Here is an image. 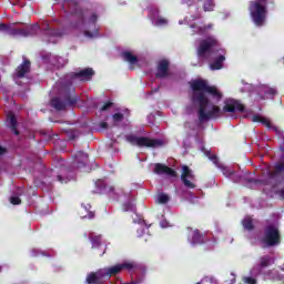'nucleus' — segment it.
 I'll use <instances>...</instances> for the list:
<instances>
[{
	"mask_svg": "<svg viewBox=\"0 0 284 284\" xmlns=\"http://www.w3.org/2000/svg\"><path fill=\"white\" fill-rule=\"evenodd\" d=\"M263 247H272L281 243V235L276 225H268L265 229L264 236L261 240Z\"/></svg>",
	"mask_w": 284,
	"mask_h": 284,
	"instance_id": "obj_6",
	"label": "nucleus"
},
{
	"mask_svg": "<svg viewBox=\"0 0 284 284\" xmlns=\"http://www.w3.org/2000/svg\"><path fill=\"white\" fill-rule=\"evenodd\" d=\"M0 272H1V266H0Z\"/></svg>",
	"mask_w": 284,
	"mask_h": 284,
	"instance_id": "obj_53",
	"label": "nucleus"
},
{
	"mask_svg": "<svg viewBox=\"0 0 284 284\" xmlns=\"http://www.w3.org/2000/svg\"><path fill=\"white\" fill-rule=\"evenodd\" d=\"M250 88H252V85L246 83V87L244 88L243 92H247V90H250Z\"/></svg>",
	"mask_w": 284,
	"mask_h": 284,
	"instance_id": "obj_43",
	"label": "nucleus"
},
{
	"mask_svg": "<svg viewBox=\"0 0 284 284\" xmlns=\"http://www.w3.org/2000/svg\"><path fill=\"white\" fill-rule=\"evenodd\" d=\"M61 58H59V61H58V63H54V65H57V68H61V67H63V64L61 63Z\"/></svg>",
	"mask_w": 284,
	"mask_h": 284,
	"instance_id": "obj_42",
	"label": "nucleus"
},
{
	"mask_svg": "<svg viewBox=\"0 0 284 284\" xmlns=\"http://www.w3.org/2000/svg\"><path fill=\"white\" fill-rule=\"evenodd\" d=\"M49 43H57V40H54V36H51L48 40Z\"/></svg>",
	"mask_w": 284,
	"mask_h": 284,
	"instance_id": "obj_40",
	"label": "nucleus"
},
{
	"mask_svg": "<svg viewBox=\"0 0 284 284\" xmlns=\"http://www.w3.org/2000/svg\"><path fill=\"white\" fill-rule=\"evenodd\" d=\"M243 281L247 284H256V280L254 277H244Z\"/></svg>",
	"mask_w": 284,
	"mask_h": 284,
	"instance_id": "obj_35",
	"label": "nucleus"
},
{
	"mask_svg": "<svg viewBox=\"0 0 284 284\" xmlns=\"http://www.w3.org/2000/svg\"><path fill=\"white\" fill-rule=\"evenodd\" d=\"M197 284H216V282L214 281V278H204Z\"/></svg>",
	"mask_w": 284,
	"mask_h": 284,
	"instance_id": "obj_34",
	"label": "nucleus"
},
{
	"mask_svg": "<svg viewBox=\"0 0 284 284\" xmlns=\"http://www.w3.org/2000/svg\"><path fill=\"white\" fill-rule=\"evenodd\" d=\"M273 130H275V132H278V129L276 126H274Z\"/></svg>",
	"mask_w": 284,
	"mask_h": 284,
	"instance_id": "obj_50",
	"label": "nucleus"
},
{
	"mask_svg": "<svg viewBox=\"0 0 284 284\" xmlns=\"http://www.w3.org/2000/svg\"><path fill=\"white\" fill-rule=\"evenodd\" d=\"M152 23H153V26H158V27H163V26H168V19H165V18H162V17H160V16H154L153 18H152Z\"/></svg>",
	"mask_w": 284,
	"mask_h": 284,
	"instance_id": "obj_26",
	"label": "nucleus"
},
{
	"mask_svg": "<svg viewBox=\"0 0 284 284\" xmlns=\"http://www.w3.org/2000/svg\"><path fill=\"white\" fill-rule=\"evenodd\" d=\"M92 247H99L101 245V235L91 237Z\"/></svg>",
	"mask_w": 284,
	"mask_h": 284,
	"instance_id": "obj_30",
	"label": "nucleus"
},
{
	"mask_svg": "<svg viewBox=\"0 0 284 284\" xmlns=\"http://www.w3.org/2000/svg\"><path fill=\"white\" fill-rule=\"evenodd\" d=\"M110 108H112V103H106V104H104L103 106H102V112H105V110H110Z\"/></svg>",
	"mask_w": 284,
	"mask_h": 284,
	"instance_id": "obj_36",
	"label": "nucleus"
},
{
	"mask_svg": "<svg viewBox=\"0 0 284 284\" xmlns=\"http://www.w3.org/2000/svg\"><path fill=\"white\" fill-rule=\"evenodd\" d=\"M271 179H274V175H271Z\"/></svg>",
	"mask_w": 284,
	"mask_h": 284,
	"instance_id": "obj_52",
	"label": "nucleus"
},
{
	"mask_svg": "<svg viewBox=\"0 0 284 284\" xmlns=\"http://www.w3.org/2000/svg\"><path fill=\"white\" fill-rule=\"evenodd\" d=\"M136 265L132 262H124L122 264H115L113 266L101 268L95 273H91L87 276L88 284H103L105 283L106 276H116V274H121L123 270H128L132 272Z\"/></svg>",
	"mask_w": 284,
	"mask_h": 284,
	"instance_id": "obj_2",
	"label": "nucleus"
},
{
	"mask_svg": "<svg viewBox=\"0 0 284 284\" xmlns=\"http://www.w3.org/2000/svg\"><path fill=\"white\" fill-rule=\"evenodd\" d=\"M126 141L131 143V145H138L139 148H161L165 143L163 140H155L136 135H128Z\"/></svg>",
	"mask_w": 284,
	"mask_h": 284,
	"instance_id": "obj_5",
	"label": "nucleus"
},
{
	"mask_svg": "<svg viewBox=\"0 0 284 284\" xmlns=\"http://www.w3.org/2000/svg\"><path fill=\"white\" fill-rule=\"evenodd\" d=\"M58 181H60V183H68V180H64L61 175L58 176Z\"/></svg>",
	"mask_w": 284,
	"mask_h": 284,
	"instance_id": "obj_41",
	"label": "nucleus"
},
{
	"mask_svg": "<svg viewBox=\"0 0 284 284\" xmlns=\"http://www.w3.org/2000/svg\"><path fill=\"white\" fill-rule=\"evenodd\" d=\"M161 227H170V224L166 221H162Z\"/></svg>",
	"mask_w": 284,
	"mask_h": 284,
	"instance_id": "obj_39",
	"label": "nucleus"
},
{
	"mask_svg": "<svg viewBox=\"0 0 284 284\" xmlns=\"http://www.w3.org/2000/svg\"><path fill=\"white\" fill-rule=\"evenodd\" d=\"M273 263L274 257L270 255H264L260 257L257 265L251 270L252 276H257V274H261L262 270H265V267H270V265H273Z\"/></svg>",
	"mask_w": 284,
	"mask_h": 284,
	"instance_id": "obj_9",
	"label": "nucleus"
},
{
	"mask_svg": "<svg viewBox=\"0 0 284 284\" xmlns=\"http://www.w3.org/2000/svg\"><path fill=\"white\" fill-rule=\"evenodd\" d=\"M75 77L80 79V81H90L92 77H94V70L92 69H84L78 73H75Z\"/></svg>",
	"mask_w": 284,
	"mask_h": 284,
	"instance_id": "obj_19",
	"label": "nucleus"
},
{
	"mask_svg": "<svg viewBox=\"0 0 284 284\" xmlns=\"http://www.w3.org/2000/svg\"><path fill=\"white\" fill-rule=\"evenodd\" d=\"M216 43V40L213 38H209L207 40H203L202 42H200V47L197 48L199 57L207 59L209 54H211L212 52V48H214Z\"/></svg>",
	"mask_w": 284,
	"mask_h": 284,
	"instance_id": "obj_8",
	"label": "nucleus"
},
{
	"mask_svg": "<svg viewBox=\"0 0 284 284\" xmlns=\"http://www.w3.org/2000/svg\"><path fill=\"white\" fill-rule=\"evenodd\" d=\"M169 65H170V63L168 62V60L160 61V63L158 65L156 77H159L160 79L168 77Z\"/></svg>",
	"mask_w": 284,
	"mask_h": 284,
	"instance_id": "obj_18",
	"label": "nucleus"
},
{
	"mask_svg": "<svg viewBox=\"0 0 284 284\" xmlns=\"http://www.w3.org/2000/svg\"><path fill=\"white\" fill-rule=\"evenodd\" d=\"M113 121H114V123H121V121H123V114H121V113H115V114L113 115Z\"/></svg>",
	"mask_w": 284,
	"mask_h": 284,
	"instance_id": "obj_33",
	"label": "nucleus"
},
{
	"mask_svg": "<svg viewBox=\"0 0 284 284\" xmlns=\"http://www.w3.org/2000/svg\"><path fill=\"white\" fill-rule=\"evenodd\" d=\"M210 161H213L214 165L217 168H221L222 174L224 176H227L229 179H232V181H241V176L236 175V173L230 168V166H222L219 164V158L215 155H209Z\"/></svg>",
	"mask_w": 284,
	"mask_h": 284,
	"instance_id": "obj_10",
	"label": "nucleus"
},
{
	"mask_svg": "<svg viewBox=\"0 0 284 284\" xmlns=\"http://www.w3.org/2000/svg\"><path fill=\"white\" fill-rule=\"evenodd\" d=\"M7 121L10 128L13 130L14 134H19V132H17V118L14 116V114L8 113Z\"/></svg>",
	"mask_w": 284,
	"mask_h": 284,
	"instance_id": "obj_25",
	"label": "nucleus"
},
{
	"mask_svg": "<svg viewBox=\"0 0 284 284\" xmlns=\"http://www.w3.org/2000/svg\"><path fill=\"white\" fill-rule=\"evenodd\" d=\"M192 90V101L199 105L197 116L201 122L221 116V108L214 101H221L223 94L216 87H210L205 80H192L190 82Z\"/></svg>",
	"mask_w": 284,
	"mask_h": 284,
	"instance_id": "obj_1",
	"label": "nucleus"
},
{
	"mask_svg": "<svg viewBox=\"0 0 284 284\" xmlns=\"http://www.w3.org/2000/svg\"><path fill=\"white\" fill-rule=\"evenodd\" d=\"M242 223H243L244 230H253V227H254L252 225V219H250V217H245Z\"/></svg>",
	"mask_w": 284,
	"mask_h": 284,
	"instance_id": "obj_29",
	"label": "nucleus"
},
{
	"mask_svg": "<svg viewBox=\"0 0 284 284\" xmlns=\"http://www.w3.org/2000/svg\"><path fill=\"white\" fill-rule=\"evenodd\" d=\"M189 243H191L192 245L203 243V237L200 235L199 230L190 229V231H189Z\"/></svg>",
	"mask_w": 284,
	"mask_h": 284,
	"instance_id": "obj_17",
	"label": "nucleus"
},
{
	"mask_svg": "<svg viewBox=\"0 0 284 284\" xmlns=\"http://www.w3.org/2000/svg\"><path fill=\"white\" fill-rule=\"evenodd\" d=\"M0 154H6V148L0 146Z\"/></svg>",
	"mask_w": 284,
	"mask_h": 284,
	"instance_id": "obj_45",
	"label": "nucleus"
},
{
	"mask_svg": "<svg viewBox=\"0 0 284 284\" xmlns=\"http://www.w3.org/2000/svg\"><path fill=\"white\" fill-rule=\"evenodd\" d=\"M85 165H88V154L83 152H78L75 154L74 168L81 170V168H85Z\"/></svg>",
	"mask_w": 284,
	"mask_h": 284,
	"instance_id": "obj_16",
	"label": "nucleus"
},
{
	"mask_svg": "<svg viewBox=\"0 0 284 284\" xmlns=\"http://www.w3.org/2000/svg\"><path fill=\"white\" fill-rule=\"evenodd\" d=\"M182 3H192V1L194 0H181ZM203 1V8L205 12H212V10H214V0H202Z\"/></svg>",
	"mask_w": 284,
	"mask_h": 284,
	"instance_id": "obj_20",
	"label": "nucleus"
},
{
	"mask_svg": "<svg viewBox=\"0 0 284 284\" xmlns=\"http://www.w3.org/2000/svg\"><path fill=\"white\" fill-rule=\"evenodd\" d=\"M276 170H277V172H283V170H284V163L283 164H276Z\"/></svg>",
	"mask_w": 284,
	"mask_h": 284,
	"instance_id": "obj_38",
	"label": "nucleus"
},
{
	"mask_svg": "<svg viewBox=\"0 0 284 284\" xmlns=\"http://www.w3.org/2000/svg\"><path fill=\"white\" fill-rule=\"evenodd\" d=\"M14 26H17V23H0V32H6V34H9L10 37H32L33 34H37V30H39V24H33L26 29H17Z\"/></svg>",
	"mask_w": 284,
	"mask_h": 284,
	"instance_id": "obj_4",
	"label": "nucleus"
},
{
	"mask_svg": "<svg viewBox=\"0 0 284 284\" xmlns=\"http://www.w3.org/2000/svg\"><path fill=\"white\" fill-rule=\"evenodd\" d=\"M48 34H59V33H54V32H48Z\"/></svg>",
	"mask_w": 284,
	"mask_h": 284,
	"instance_id": "obj_51",
	"label": "nucleus"
},
{
	"mask_svg": "<svg viewBox=\"0 0 284 284\" xmlns=\"http://www.w3.org/2000/svg\"><path fill=\"white\" fill-rule=\"evenodd\" d=\"M122 57H123L124 61H128V63H131V65H134V63H136V61H139V59L135 57L134 52H132V51H124L122 53Z\"/></svg>",
	"mask_w": 284,
	"mask_h": 284,
	"instance_id": "obj_22",
	"label": "nucleus"
},
{
	"mask_svg": "<svg viewBox=\"0 0 284 284\" xmlns=\"http://www.w3.org/2000/svg\"><path fill=\"white\" fill-rule=\"evenodd\" d=\"M154 172L155 174H166V176H176V171L161 163L155 164Z\"/></svg>",
	"mask_w": 284,
	"mask_h": 284,
	"instance_id": "obj_13",
	"label": "nucleus"
},
{
	"mask_svg": "<svg viewBox=\"0 0 284 284\" xmlns=\"http://www.w3.org/2000/svg\"><path fill=\"white\" fill-rule=\"evenodd\" d=\"M85 37H89L90 39L97 37V31L93 33H89L88 31L84 32Z\"/></svg>",
	"mask_w": 284,
	"mask_h": 284,
	"instance_id": "obj_37",
	"label": "nucleus"
},
{
	"mask_svg": "<svg viewBox=\"0 0 284 284\" xmlns=\"http://www.w3.org/2000/svg\"><path fill=\"white\" fill-rule=\"evenodd\" d=\"M100 125H101V128H102L103 130H105V129L108 128V123H105V122H102Z\"/></svg>",
	"mask_w": 284,
	"mask_h": 284,
	"instance_id": "obj_44",
	"label": "nucleus"
},
{
	"mask_svg": "<svg viewBox=\"0 0 284 284\" xmlns=\"http://www.w3.org/2000/svg\"><path fill=\"white\" fill-rule=\"evenodd\" d=\"M250 14L255 26H263L267 17V0H253L250 6Z\"/></svg>",
	"mask_w": 284,
	"mask_h": 284,
	"instance_id": "obj_3",
	"label": "nucleus"
},
{
	"mask_svg": "<svg viewBox=\"0 0 284 284\" xmlns=\"http://www.w3.org/2000/svg\"><path fill=\"white\" fill-rule=\"evenodd\" d=\"M271 278H277L278 281H284V265L280 267L277 271L271 272Z\"/></svg>",
	"mask_w": 284,
	"mask_h": 284,
	"instance_id": "obj_27",
	"label": "nucleus"
},
{
	"mask_svg": "<svg viewBox=\"0 0 284 284\" xmlns=\"http://www.w3.org/2000/svg\"><path fill=\"white\" fill-rule=\"evenodd\" d=\"M28 72H30V62L29 61H24L22 64H20L17 69V75L19 78L26 77V74H28Z\"/></svg>",
	"mask_w": 284,
	"mask_h": 284,
	"instance_id": "obj_21",
	"label": "nucleus"
},
{
	"mask_svg": "<svg viewBox=\"0 0 284 284\" xmlns=\"http://www.w3.org/2000/svg\"><path fill=\"white\" fill-rule=\"evenodd\" d=\"M36 252H37V250H33V251H32V256H37V253H36Z\"/></svg>",
	"mask_w": 284,
	"mask_h": 284,
	"instance_id": "obj_49",
	"label": "nucleus"
},
{
	"mask_svg": "<svg viewBox=\"0 0 284 284\" xmlns=\"http://www.w3.org/2000/svg\"><path fill=\"white\" fill-rule=\"evenodd\" d=\"M257 92L261 99H267V97H274L276 94V89L262 84L257 88Z\"/></svg>",
	"mask_w": 284,
	"mask_h": 284,
	"instance_id": "obj_14",
	"label": "nucleus"
},
{
	"mask_svg": "<svg viewBox=\"0 0 284 284\" xmlns=\"http://www.w3.org/2000/svg\"><path fill=\"white\" fill-rule=\"evenodd\" d=\"M244 116H246V119H251L253 123H262V125H265L266 128H272V122L270 121V119L263 115H250L246 113L244 114Z\"/></svg>",
	"mask_w": 284,
	"mask_h": 284,
	"instance_id": "obj_15",
	"label": "nucleus"
},
{
	"mask_svg": "<svg viewBox=\"0 0 284 284\" xmlns=\"http://www.w3.org/2000/svg\"><path fill=\"white\" fill-rule=\"evenodd\" d=\"M51 105L55 110H65V103L59 100V98H54L53 100H51Z\"/></svg>",
	"mask_w": 284,
	"mask_h": 284,
	"instance_id": "obj_28",
	"label": "nucleus"
},
{
	"mask_svg": "<svg viewBox=\"0 0 284 284\" xmlns=\"http://www.w3.org/2000/svg\"><path fill=\"white\" fill-rule=\"evenodd\" d=\"M95 21H97V16L93 14V16L91 17V23H94Z\"/></svg>",
	"mask_w": 284,
	"mask_h": 284,
	"instance_id": "obj_46",
	"label": "nucleus"
},
{
	"mask_svg": "<svg viewBox=\"0 0 284 284\" xmlns=\"http://www.w3.org/2000/svg\"><path fill=\"white\" fill-rule=\"evenodd\" d=\"M88 219H94V213L89 212Z\"/></svg>",
	"mask_w": 284,
	"mask_h": 284,
	"instance_id": "obj_47",
	"label": "nucleus"
},
{
	"mask_svg": "<svg viewBox=\"0 0 284 284\" xmlns=\"http://www.w3.org/2000/svg\"><path fill=\"white\" fill-rule=\"evenodd\" d=\"M101 183H103V180H99L98 182H95V185H101Z\"/></svg>",
	"mask_w": 284,
	"mask_h": 284,
	"instance_id": "obj_48",
	"label": "nucleus"
},
{
	"mask_svg": "<svg viewBox=\"0 0 284 284\" xmlns=\"http://www.w3.org/2000/svg\"><path fill=\"white\" fill-rule=\"evenodd\" d=\"M180 179L189 190H194L196 187V178L194 176V172L190 169L187 165L182 166V173L180 175Z\"/></svg>",
	"mask_w": 284,
	"mask_h": 284,
	"instance_id": "obj_7",
	"label": "nucleus"
},
{
	"mask_svg": "<svg viewBox=\"0 0 284 284\" xmlns=\"http://www.w3.org/2000/svg\"><path fill=\"white\" fill-rule=\"evenodd\" d=\"M223 112H245V106L236 100H227L223 106Z\"/></svg>",
	"mask_w": 284,
	"mask_h": 284,
	"instance_id": "obj_12",
	"label": "nucleus"
},
{
	"mask_svg": "<svg viewBox=\"0 0 284 284\" xmlns=\"http://www.w3.org/2000/svg\"><path fill=\"white\" fill-rule=\"evenodd\" d=\"M185 21L189 23L190 28H192L193 34H205V30H207V28L203 27V24L199 22V16L186 17Z\"/></svg>",
	"mask_w": 284,
	"mask_h": 284,
	"instance_id": "obj_11",
	"label": "nucleus"
},
{
	"mask_svg": "<svg viewBox=\"0 0 284 284\" xmlns=\"http://www.w3.org/2000/svg\"><path fill=\"white\" fill-rule=\"evenodd\" d=\"M170 201V196L166 193L159 192L155 196V202L160 205H165Z\"/></svg>",
	"mask_w": 284,
	"mask_h": 284,
	"instance_id": "obj_24",
	"label": "nucleus"
},
{
	"mask_svg": "<svg viewBox=\"0 0 284 284\" xmlns=\"http://www.w3.org/2000/svg\"><path fill=\"white\" fill-rule=\"evenodd\" d=\"M10 203L12 205H21V199L19 196H17V195H12L10 197Z\"/></svg>",
	"mask_w": 284,
	"mask_h": 284,
	"instance_id": "obj_31",
	"label": "nucleus"
},
{
	"mask_svg": "<svg viewBox=\"0 0 284 284\" xmlns=\"http://www.w3.org/2000/svg\"><path fill=\"white\" fill-rule=\"evenodd\" d=\"M223 61H225V55L220 54L216 61L210 64V70H221L223 68Z\"/></svg>",
	"mask_w": 284,
	"mask_h": 284,
	"instance_id": "obj_23",
	"label": "nucleus"
},
{
	"mask_svg": "<svg viewBox=\"0 0 284 284\" xmlns=\"http://www.w3.org/2000/svg\"><path fill=\"white\" fill-rule=\"evenodd\" d=\"M134 210H135V206H134V204L133 203H126V204H124L123 205V211L124 212H134Z\"/></svg>",
	"mask_w": 284,
	"mask_h": 284,
	"instance_id": "obj_32",
	"label": "nucleus"
}]
</instances>
